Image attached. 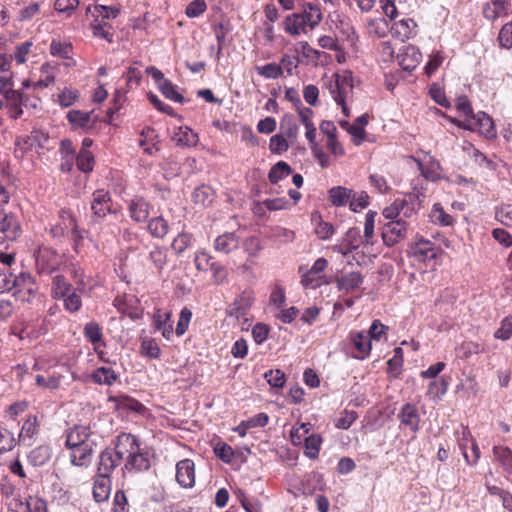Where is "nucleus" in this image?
<instances>
[{"instance_id": "obj_40", "label": "nucleus", "mask_w": 512, "mask_h": 512, "mask_svg": "<svg viewBox=\"0 0 512 512\" xmlns=\"http://www.w3.org/2000/svg\"><path fill=\"white\" fill-rule=\"evenodd\" d=\"M353 191L342 186L333 187L329 190V198L335 206L350 204Z\"/></svg>"}, {"instance_id": "obj_44", "label": "nucleus", "mask_w": 512, "mask_h": 512, "mask_svg": "<svg viewBox=\"0 0 512 512\" xmlns=\"http://www.w3.org/2000/svg\"><path fill=\"white\" fill-rule=\"evenodd\" d=\"M366 28L370 36L382 38L386 35L389 25L384 18H375L368 20Z\"/></svg>"}, {"instance_id": "obj_4", "label": "nucleus", "mask_w": 512, "mask_h": 512, "mask_svg": "<svg viewBox=\"0 0 512 512\" xmlns=\"http://www.w3.org/2000/svg\"><path fill=\"white\" fill-rule=\"evenodd\" d=\"M450 121L460 128L470 131H478L488 139L496 136L492 118L482 111L475 113L471 118H467L463 121L456 119H450Z\"/></svg>"}, {"instance_id": "obj_51", "label": "nucleus", "mask_w": 512, "mask_h": 512, "mask_svg": "<svg viewBox=\"0 0 512 512\" xmlns=\"http://www.w3.org/2000/svg\"><path fill=\"white\" fill-rule=\"evenodd\" d=\"M281 129L284 130V136L287 139L296 140L298 137V126L292 115H284L281 121Z\"/></svg>"}, {"instance_id": "obj_29", "label": "nucleus", "mask_w": 512, "mask_h": 512, "mask_svg": "<svg viewBox=\"0 0 512 512\" xmlns=\"http://www.w3.org/2000/svg\"><path fill=\"white\" fill-rule=\"evenodd\" d=\"M38 434V423L36 417H29L22 425L19 433V442L30 446L34 437Z\"/></svg>"}, {"instance_id": "obj_3", "label": "nucleus", "mask_w": 512, "mask_h": 512, "mask_svg": "<svg viewBox=\"0 0 512 512\" xmlns=\"http://www.w3.org/2000/svg\"><path fill=\"white\" fill-rule=\"evenodd\" d=\"M329 90L334 101L342 107L343 114L349 116L346 102L353 94L352 73L344 71L335 74L329 84Z\"/></svg>"}, {"instance_id": "obj_53", "label": "nucleus", "mask_w": 512, "mask_h": 512, "mask_svg": "<svg viewBox=\"0 0 512 512\" xmlns=\"http://www.w3.org/2000/svg\"><path fill=\"white\" fill-rule=\"evenodd\" d=\"M193 236L189 233H180L172 242V249L177 253L181 254L186 249L193 245Z\"/></svg>"}, {"instance_id": "obj_43", "label": "nucleus", "mask_w": 512, "mask_h": 512, "mask_svg": "<svg viewBox=\"0 0 512 512\" xmlns=\"http://www.w3.org/2000/svg\"><path fill=\"white\" fill-rule=\"evenodd\" d=\"M147 228L153 237L160 239L164 238L169 231L168 222L162 216L152 218L148 222Z\"/></svg>"}, {"instance_id": "obj_22", "label": "nucleus", "mask_w": 512, "mask_h": 512, "mask_svg": "<svg viewBox=\"0 0 512 512\" xmlns=\"http://www.w3.org/2000/svg\"><path fill=\"white\" fill-rule=\"evenodd\" d=\"M360 238V230L358 228H350L345 233L341 243L334 247V250L346 256L358 248Z\"/></svg>"}, {"instance_id": "obj_36", "label": "nucleus", "mask_w": 512, "mask_h": 512, "mask_svg": "<svg viewBox=\"0 0 512 512\" xmlns=\"http://www.w3.org/2000/svg\"><path fill=\"white\" fill-rule=\"evenodd\" d=\"M52 452L49 446L40 445L30 451L28 461L33 466H43L51 458Z\"/></svg>"}, {"instance_id": "obj_42", "label": "nucleus", "mask_w": 512, "mask_h": 512, "mask_svg": "<svg viewBox=\"0 0 512 512\" xmlns=\"http://www.w3.org/2000/svg\"><path fill=\"white\" fill-rule=\"evenodd\" d=\"M61 375L49 373L47 375L38 374L35 376V383L38 387L48 390H56L61 384Z\"/></svg>"}, {"instance_id": "obj_62", "label": "nucleus", "mask_w": 512, "mask_h": 512, "mask_svg": "<svg viewBox=\"0 0 512 512\" xmlns=\"http://www.w3.org/2000/svg\"><path fill=\"white\" fill-rule=\"evenodd\" d=\"M32 46L33 43L31 41L17 45L12 59L14 58L18 64H24L27 61V56L30 54Z\"/></svg>"}, {"instance_id": "obj_57", "label": "nucleus", "mask_w": 512, "mask_h": 512, "mask_svg": "<svg viewBox=\"0 0 512 512\" xmlns=\"http://www.w3.org/2000/svg\"><path fill=\"white\" fill-rule=\"evenodd\" d=\"M269 148L273 154L281 155L289 149V143L284 135L276 134L270 138Z\"/></svg>"}, {"instance_id": "obj_60", "label": "nucleus", "mask_w": 512, "mask_h": 512, "mask_svg": "<svg viewBox=\"0 0 512 512\" xmlns=\"http://www.w3.org/2000/svg\"><path fill=\"white\" fill-rule=\"evenodd\" d=\"M72 46L68 43L53 40L50 45V53L53 56L68 59L71 53Z\"/></svg>"}, {"instance_id": "obj_39", "label": "nucleus", "mask_w": 512, "mask_h": 512, "mask_svg": "<svg viewBox=\"0 0 512 512\" xmlns=\"http://www.w3.org/2000/svg\"><path fill=\"white\" fill-rule=\"evenodd\" d=\"M91 379L99 385L111 386L117 380V374L112 368L99 367L92 373Z\"/></svg>"}, {"instance_id": "obj_25", "label": "nucleus", "mask_w": 512, "mask_h": 512, "mask_svg": "<svg viewBox=\"0 0 512 512\" xmlns=\"http://www.w3.org/2000/svg\"><path fill=\"white\" fill-rule=\"evenodd\" d=\"M304 20L306 26L311 29L317 27L322 21L321 9L317 4L307 2L302 6V12L299 13Z\"/></svg>"}, {"instance_id": "obj_64", "label": "nucleus", "mask_w": 512, "mask_h": 512, "mask_svg": "<svg viewBox=\"0 0 512 512\" xmlns=\"http://www.w3.org/2000/svg\"><path fill=\"white\" fill-rule=\"evenodd\" d=\"M501 47L512 48V21L503 25L498 36Z\"/></svg>"}, {"instance_id": "obj_6", "label": "nucleus", "mask_w": 512, "mask_h": 512, "mask_svg": "<svg viewBox=\"0 0 512 512\" xmlns=\"http://www.w3.org/2000/svg\"><path fill=\"white\" fill-rule=\"evenodd\" d=\"M122 460L123 455H120L117 440L114 449L106 448L101 452L98 462V475L110 477L111 473L119 466Z\"/></svg>"}, {"instance_id": "obj_5", "label": "nucleus", "mask_w": 512, "mask_h": 512, "mask_svg": "<svg viewBox=\"0 0 512 512\" xmlns=\"http://www.w3.org/2000/svg\"><path fill=\"white\" fill-rule=\"evenodd\" d=\"M13 295L21 302H30L38 291V286L34 278L27 273H21L14 277Z\"/></svg>"}, {"instance_id": "obj_18", "label": "nucleus", "mask_w": 512, "mask_h": 512, "mask_svg": "<svg viewBox=\"0 0 512 512\" xmlns=\"http://www.w3.org/2000/svg\"><path fill=\"white\" fill-rule=\"evenodd\" d=\"M410 254L419 262H427L436 257L437 250L432 242L421 239L411 246Z\"/></svg>"}, {"instance_id": "obj_26", "label": "nucleus", "mask_w": 512, "mask_h": 512, "mask_svg": "<svg viewBox=\"0 0 512 512\" xmlns=\"http://www.w3.org/2000/svg\"><path fill=\"white\" fill-rule=\"evenodd\" d=\"M172 140L178 146L193 147L198 142V135L189 127L181 126L174 131Z\"/></svg>"}, {"instance_id": "obj_55", "label": "nucleus", "mask_w": 512, "mask_h": 512, "mask_svg": "<svg viewBox=\"0 0 512 512\" xmlns=\"http://www.w3.org/2000/svg\"><path fill=\"white\" fill-rule=\"evenodd\" d=\"M156 137V134H155V130L150 128V127H146L142 130L141 132V136H140V139H139V145L143 148L144 152L148 153V154H152L153 153V147H154V139Z\"/></svg>"}, {"instance_id": "obj_30", "label": "nucleus", "mask_w": 512, "mask_h": 512, "mask_svg": "<svg viewBox=\"0 0 512 512\" xmlns=\"http://www.w3.org/2000/svg\"><path fill=\"white\" fill-rule=\"evenodd\" d=\"M111 481L107 476H99L94 482L93 497L96 502H104L109 498Z\"/></svg>"}, {"instance_id": "obj_20", "label": "nucleus", "mask_w": 512, "mask_h": 512, "mask_svg": "<svg viewBox=\"0 0 512 512\" xmlns=\"http://www.w3.org/2000/svg\"><path fill=\"white\" fill-rule=\"evenodd\" d=\"M0 233L8 240H15L20 233L18 219L12 214L0 211Z\"/></svg>"}, {"instance_id": "obj_15", "label": "nucleus", "mask_w": 512, "mask_h": 512, "mask_svg": "<svg viewBox=\"0 0 512 512\" xmlns=\"http://www.w3.org/2000/svg\"><path fill=\"white\" fill-rule=\"evenodd\" d=\"M398 419L402 425L409 428L412 432L419 431L420 415L418 408L414 404H404L398 413Z\"/></svg>"}, {"instance_id": "obj_28", "label": "nucleus", "mask_w": 512, "mask_h": 512, "mask_svg": "<svg viewBox=\"0 0 512 512\" xmlns=\"http://www.w3.org/2000/svg\"><path fill=\"white\" fill-rule=\"evenodd\" d=\"M283 28L287 34L298 36L305 32L306 25L303 17L299 13H292L285 17L283 21Z\"/></svg>"}, {"instance_id": "obj_35", "label": "nucleus", "mask_w": 512, "mask_h": 512, "mask_svg": "<svg viewBox=\"0 0 512 512\" xmlns=\"http://www.w3.org/2000/svg\"><path fill=\"white\" fill-rule=\"evenodd\" d=\"M418 169L421 172V176L426 181L436 182L441 178L440 164L435 160H430L429 163L423 164L421 161H417Z\"/></svg>"}, {"instance_id": "obj_23", "label": "nucleus", "mask_w": 512, "mask_h": 512, "mask_svg": "<svg viewBox=\"0 0 512 512\" xmlns=\"http://www.w3.org/2000/svg\"><path fill=\"white\" fill-rule=\"evenodd\" d=\"M10 116L14 119L20 118L23 114L22 106L28 107V97L18 90L10 92L5 97Z\"/></svg>"}, {"instance_id": "obj_11", "label": "nucleus", "mask_w": 512, "mask_h": 512, "mask_svg": "<svg viewBox=\"0 0 512 512\" xmlns=\"http://www.w3.org/2000/svg\"><path fill=\"white\" fill-rule=\"evenodd\" d=\"M421 59L422 54L414 45L404 46L397 54L398 64L406 71L415 69L419 65Z\"/></svg>"}, {"instance_id": "obj_2", "label": "nucleus", "mask_w": 512, "mask_h": 512, "mask_svg": "<svg viewBox=\"0 0 512 512\" xmlns=\"http://www.w3.org/2000/svg\"><path fill=\"white\" fill-rule=\"evenodd\" d=\"M50 232L54 238L67 237L71 239L75 251H78L86 234L84 229L79 228L73 214L67 210L60 213L59 222L51 228Z\"/></svg>"}, {"instance_id": "obj_47", "label": "nucleus", "mask_w": 512, "mask_h": 512, "mask_svg": "<svg viewBox=\"0 0 512 512\" xmlns=\"http://www.w3.org/2000/svg\"><path fill=\"white\" fill-rule=\"evenodd\" d=\"M84 335L95 347L102 342V329L99 324L94 321L85 325Z\"/></svg>"}, {"instance_id": "obj_1", "label": "nucleus", "mask_w": 512, "mask_h": 512, "mask_svg": "<svg viewBox=\"0 0 512 512\" xmlns=\"http://www.w3.org/2000/svg\"><path fill=\"white\" fill-rule=\"evenodd\" d=\"M118 448L120 455L125 460L123 470L128 472H142L150 468L148 453L141 447L138 438L129 433H121L118 436Z\"/></svg>"}, {"instance_id": "obj_50", "label": "nucleus", "mask_w": 512, "mask_h": 512, "mask_svg": "<svg viewBox=\"0 0 512 512\" xmlns=\"http://www.w3.org/2000/svg\"><path fill=\"white\" fill-rule=\"evenodd\" d=\"M482 351L478 343L468 341L463 342L456 348V356L461 359H467L472 355L478 354Z\"/></svg>"}, {"instance_id": "obj_59", "label": "nucleus", "mask_w": 512, "mask_h": 512, "mask_svg": "<svg viewBox=\"0 0 512 512\" xmlns=\"http://www.w3.org/2000/svg\"><path fill=\"white\" fill-rule=\"evenodd\" d=\"M495 218L503 225L512 227V204H502L497 207Z\"/></svg>"}, {"instance_id": "obj_13", "label": "nucleus", "mask_w": 512, "mask_h": 512, "mask_svg": "<svg viewBox=\"0 0 512 512\" xmlns=\"http://www.w3.org/2000/svg\"><path fill=\"white\" fill-rule=\"evenodd\" d=\"M328 261L325 258H318L312 267L302 275L301 283L306 288H316L321 283L322 273L327 268Z\"/></svg>"}, {"instance_id": "obj_8", "label": "nucleus", "mask_w": 512, "mask_h": 512, "mask_svg": "<svg viewBox=\"0 0 512 512\" xmlns=\"http://www.w3.org/2000/svg\"><path fill=\"white\" fill-rule=\"evenodd\" d=\"M36 269L39 274H51L59 264V255L48 247H40L35 252Z\"/></svg>"}, {"instance_id": "obj_16", "label": "nucleus", "mask_w": 512, "mask_h": 512, "mask_svg": "<svg viewBox=\"0 0 512 512\" xmlns=\"http://www.w3.org/2000/svg\"><path fill=\"white\" fill-rule=\"evenodd\" d=\"M349 339L356 349L355 358L363 360L370 354L371 338L366 331L351 332Z\"/></svg>"}, {"instance_id": "obj_17", "label": "nucleus", "mask_w": 512, "mask_h": 512, "mask_svg": "<svg viewBox=\"0 0 512 512\" xmlns=\"http://www.w3.org/2000/svg\"><path fill=\"white\" fill-rule=\"evenodd\" d=\"M131 219L137 223L145 222L150 214V204L144 198L136 196L128 204Z\"/></svg>"}, {"instance_id": "obj_12", "label": "nucleus", "mask_w": 512, "mask_h": 512, "mask_svg": "<svg viewBox=\"0 0 512 512\" xmlns=\"http://www.w3.org/2000/svg\"><path fill=\"white\" fill-rule=\"evenodd\" d=\"M176 480L180 486L191 488L195 484V465L190 459H183L176 464Z\"/></svg>"}, {"instance_id": "obj_54", "label": "nucleus", "mask_w": 512, "mask_h": 512, "mask_svg": "<svg viewBox=\"0 0 512 512\" xmlns=\"http://www.w3.org/2000/svg\"><path fill=\"white\" fill-rule=\"evenodd\" d=\"M77 167L82 172L88 173L93 170L94 156L89 150H80L77 156Z\"/></svg>"}, {"instance_id": "obj_32", "label": "nucleus", "mask_w": 512, "mask_h": 512, "mask_svg": "<svg viewBox=\"0 0 512 512\" xmlns=\"http://www.w3.org/2000/svg\"><path fill=\"white\" fill-rule=\"evenodd\" d=\"M429 217L434 224L442 227L453 226L455 222L454 217L448 214L440 203L432 206Z\"/></svg>"}, {"instance_id": "obj_56", "label": "nucleus", "mask_w": 512, "mask_h": 512, "mask_svg": "<svg viewBox=\"0 0 512 512\" xmlns=\"http://www.w3.org/2000/svg\"><path fill=\"white\" fill-rule=\"evenodd\" d=\"M149 259L155 269L161 271L167 263V251L164 247L156 246L150 253Z\"/></svg>"}, {"instance_id": "obj_38", "label": "nucleus", "mask_w": 512, "mask_h": 512, "mask_svg": "<svg viewBox=\"0 0 512 512\" xmlns=\"http://www.w3.org/2000/svg\"><path fill=\"white\" fill-rule=\"evenodd\" d=\"M67 119L73 129H87L90 127L91 112L81 110H70L67 113Z\"/></svg>"}, {"instance_id": "obj_34", "label": "nucleus", "mask_w": 512, "mask_h": 512, "mask_svg": "<svg viewBox=\"0 0 512 512\" xmlns=\"http://www.w3.org/2000/svg\"><path fill=\"white\" fill-rule=\"evenodd\" d=\"M86 12L90 13L94 19L101 18L100 21L104 22V20L115 19L120 10L116 7L97 4L94 6H88Z\"/></svg>"}, {"instance_id": "obj_10", "label": "nucleus", "mask_w": 512, "mask_h": 512, "mask_svg": "<svg viewBox=\"0 0 512 512\" xmlns=\"http://www.w3.org/2000/svg\"><path fill=\"white\" fill-rule=\"evenodd\" d=\"M415 213L414 208L406 199H396L390 206L386 207L382 214L386 219L394 221L397 219H406Z\"/></svg>"}, {"instance_id": "obj_37", "label": "nucleus", "mask_w": 512, "mask_h": 512, "mask_svg": "<svg viewBox=\"0 0 512 512\" xmlns=\"http://www.w3.org/2000/svg\"><path fill=\"white\" fill-rule=\"evenodd\" d=\"M495 459L501 464L508 477L512 476V451L508 447L495 446L493 448Z\"/></svg>"}, {"instance_id": "obj_27", "label": "nucleus", "mask_w": 512, "mask_h": 512, "mask_svg": "<svg viewBox=\"0 0 512 512\" xmlns=\"http://www.w3.org/2000/svg\"><path fill=\"white\" fill-rule=\"evenodd\" d=\"M59 68L56 64L44 63L40 69V79L32 84L34 89L46 88L55 81Z\"/></svg>"}, {"instance_id": "obj_33", "label": "nucleus", "mask_w": 512, "mask_h": 512, "mask_svg": "<svg viewBox=\"0 0 512 512\" xmlns=\"http://www.w3.org/2000/svg\"><path fill=\"white\" fill-rule=\"evenodd\" d=\"M508 3L506 0H492L483 7V15L488 20H495L506 14Z\"/></svg>"}, {"instance_id": "obj_52", "label": "nucleus", "mask_w": 512, "mask_h": 512, "mask_svg": "<svg viewBox=\"0 0 512 512\" xmlns=\"http://www.w3.org/2000/svg\"><path fill=\"white\" fill-rule=\"evenodd\" d=\"M256 72L266 79H277L282 75L281 66L276 63H268L263 66H256Z\"/></svg>"}, {"instance_id": "obj_7", "label": "nucleus", "mask_w": 512, "mask_h": 512, "mask_svg": "<svg viewBox=\"0 0 512 512\" xmlns=\"http://www.w3.org/2000/svg\"><path fill=\"white\" fill-rule=\"evenodd\" d=\"M408 223L404 219L389 221L384 225L382 231L383 242L387 246H394L403 240L407 235Z\"/></svg>"}, {"instance_id": "obj_58", "label": "nucleus", "mask_w": 512, "mask_h": 512, "mask_svg": "<svg viewBox=\"0 0 512 512\" xmlns=\"http://www.w3.org/2000/svg\"><path fill=\"white\" fill-rule=\"evenodd\" d=\"M79 98V93L76 89L64 88L59 94L57 102L61 107H69L73 105Z\"/></svg>"}, {"instance_id": "obj_41", "label": "nucleus", "mask_w": 512, "mask_h": 512, "mask_svg": "<svg viewBox=\"0 0 512 512\" xmlns=\"http://www.w3.org/2000/svg\"><path fill=\"white\" fill-rule=\"evenodd\" d=\"M214 192L211 187L201 185L195 188L192 193V200L196 205L205 207L213 202Z\"/></svg>"}, {"instance_id": "obj_19", "label": "nucleus", "mask_w": 512, "mask_h": 512, "mask_svg": "<svg viewBox=\"0 0 512 512\" xmlns=\"http://www.w3.org/2000/svg\"><path fill=\"white\" fill-rule=\"evenodd\" d=\"M254 300L255 296L252 291H243L231 305L229 314L236 318L245 316L247 311L251 308Z\"/></svg>"}, {"instance_id": "obj_45", "label": "nucleus", "mask_w": 512, "mask_h": 512, "mask_svg": "<svg viewBox=\"0 0 512 512\" xmlns=\"http://www.w3.org/2000/svg\"><path fill=\"white\" fill-rule=\"evenodd\" d=\"M292 172L291 167L284 161L277 162L269 171L268 179L272 184L278 183Z\"/></svg>"}, {"instance_id": "obj_24", "label": "nucleus", "mask_w": 512, "mask_h": 512, "mask_svg": "<svg viewBox=\"0 0 512 512\" xmlns=\"http://www.w3.org/2000/svg\"><path fill=\"white\" fill-rule=\"evenodd\" d=\"M239 238L233 232H226L214 240V249L217 252L229 254L238 248Z\"/></svg>"}, {"instance_id": "obj_61", "label": "nucleus", "mask_w": 512, "mask_h": 512, "mask_svg": "<svg viewBox=\"0 0 512 512\" xmlns=\"http://www.w3.org/2000/svg\"><path fill=\"white\" fill-rule=\"evenodd\" d=\"M141 353L152 359L160 357L161 350L153 339H146L141 343Z\"/></svg>"}, {"instance_id": "obj_48", "label": "nucleus", "mask_w": 512, "mask_h": 512, "mask_svg": "<svg viewBox=\"0 0 512 512\" xmlns=\"http://www.w3.org/2000/svg\"><path fill=\"white\" fill-rule=\"evenodd\" d=\"M322 439L319 435H311L305 438V455L310 459H316L319 455Z\"/></svg>"}, {"instance_id": "obj_9", "label": "nucleus", "mask_w": 512, "mask_h": 512, "mask_svg": "<svg viewBox=\"0 0 512 512\" xmlns=\"http://www.w3.org/2000/svg\"><path fill=\"white\" fill-rule=\"evenodd\" d=\"M96 443H84L83 445L69 447L70 461L73 466L88 467L92 462V456Z\"/></svg>"}, {"instance_id": "obj_63", "label": "nucleus", "mask_w": 512, "mask_h": 512, "mask_svg": "<svg viewBox=\"0 0 512 512\" xmlns=\"http://www.w3.org/2000/svg\"><path fill=\"white\" fill-rule=\"evenodd\" d=\"M28 512H48L47 502L37 496H29L26 500Z\"/></svg>"}, {"instance_id": "obj_21", "label": "nucleus", "mask_w": 512, "mask_h": 512, "mask_svg": "<svg viewBox=\"0 0 512 512\" xmlns=\"http://www.w3.org/2000/svg\"><path fill=\"white\" fill-rule=\"evenodd\" d=\"M416 23L411 18H403L399 21H394L391 27L393 37L401 41H405L415 35Z\"/></svg>"}, {"instance_id": "obj_14", "label": "nucleus", "mask_w": 512, "mask_h": 512, "mask_svg": "<svg viewBox=\"0 0 512 512\" xmlns=\"http://www.w3.org/2000/svg\"><path fill=\"white\" fill-rule=\"evenodd\" d=\"M92 436L93 434L88 426L75 425L66 435L65 446L69 448L84 443H94Z\"/></svg>"}, {"instance_id": "obj_31", "label": "nucleus", "mask_w": 512, "mask_h": 512, "mask_svg": "<svg viewBox=\"0 0 512 512\" xmlns=\"http://www.w3.org/2000/svg\"><path fill=\"white\" fill-rule=\"evenodd\" d=\"M363 282L362 275L359 272H350L337 279L339 291L350 292L358 288Z\"/></svg>"}, {"instance_id": "obj_46", "label": "nucleus", "mask_w": 512, "mask_h": 512, "mask_svg": "<svg viewBox=\"0 0 512 512\" xmlns=\"http://www.w3.org/2000/svg\"><path fill=\"white\" fill-rule=\"evenodd\" d=\"M194 263L198 271H209L216 263L213 257L205 250H198L194 256Z\"/></svg>"}, {"instance_id": "obj_49", "label": "nucleus", "mask_w": 512, "mask_h": 512, "mask_svg": "<svg viewBox=\"0 0 512 512\" xmlns=\"http://www.w3.org/2000/svg\"><path fill=\"white\" fill-rule=\"evenodd\" d=\"M158 89L169 100L177 103H182L184 100L183 96L176 90V86L168 79L162 81L161 85H158Z\"/></svg>"}]
</instances>
